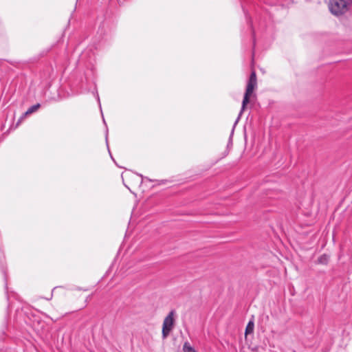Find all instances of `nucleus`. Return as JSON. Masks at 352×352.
I'll use <instances>...</instances> for the list:
<instances>
[{
  "instance_id": "nucleus-9",
  "label": "nucleus",
  "mask_w": 352,
  "mask_h": 352,
  "mask_svg": "<svg viewBox=\"0 0 352 352\" xmlns=\"http://www.w3.org/2000/svg\"><path fill=\"white\" fill-rule=\"evenodd\" d=\"M27 115H25V113L20 117V118L19 119V120L17 121L16 122V127H17L20 123L23 120V119L25 118V117Z\"/></svg>"
},
{
  "instance_id": "nucleus-7",
  "label": "nucleus",
  "mask_w": 352,
  "mask_h": 352,
  "mask_svg": "<svg viewBox=\"0 0 352 352\" xmlns=\"http://www.w3.org/2000/svg\"><path fill=\"white\" fill-rule=\"evenodd\" d=\"M184 352H197L188 342H186L183 345Z\"/></svg>"
},
{
  "instance_id": "nucleus-10",
  "label": "nucleus",
  "mask_w": 352,
  "mask_h": 352,
  "mask_svg": "<svg viewBox=\"0 0 352 352\" xmlns=\"http://www.w3.org/2000/svg\"><path fill=\"white\" fill-rule=\"evenodd\" d=\"M107 137H108V129H107V131H106V144H107V147L109 148Z\"/></svg>"
},
{
  "instance_id": "nucleus-11",
  "label": "nucleus",
  "mask_w": 352,
  "mask_h": 352,
  "mask_svg": "<svg viewBox=\"0 0 352 352\" xmlns=\"http://www.w3.org/2000/svg\"><path fill=\"white\" fill-rule=\"evenodd\" d=\"M1 271H2V272H3V274L4 276H5V279L6 280V273L5 270L3 268H2Z\"/></svg>"
},
{
  "instance_id": "nucleus-2",
  "label": "nucleus",
  "mask_w": 352,
  "mask_h": 352,
  "mask_svg": "<svg viewBox=\"0 0 352 352\" xmlns=\"http://www.w3.org/2000/svg\"><path fill=\"white\" fill-rule=\"evenodd\" d=\"M352 1H329L328 7L330 12L335 16L346 13Z\"/></svg>"
},
{
  "instance_id": "nucleus-15",
  "label": "nucleus",
  "mask_w": 352,
  "mask_h": 352,
  "mask_svg": "<svg viewBox=\"0 0 352 352\" xmlns=\"http://www.w3.org/2000/svg\"><path fill=\"white\" fill-rule=\"evenodd\" d=\"M253 37L254 38V35H253ZM254 44L255 43V41H253Z\"/></svg>"
},
{
  "instance_id": "nucleus-3",
  "label": "nucleus",
  "mask_w": 352,
  "mask_h": 352,
  "mask_svg": "<svg viewBox=\"0 0 352 352\" xmlns=\"http://www.w3.org/2000/svg\"><path fill=\"white\" fill-rule=\"evenodd\" d=\"M175 314V310H171L164 320L162 326V338L164 339L168 337L173 328Z\"/></svg>"
},
{
  "instance_id": "nucleus-8",
  "label": "nucleus",
  "mask_w": 352,
  "mask_h": 352,
  "mask_svg": "<svg viewBox=\"0 0 352 352\" xmlns=\"http://www.w3.org/2000/svg\"><path fill=\"white\" fill-rule=\"evenodd\" d=\"M40 104L39 103H37L34 105H32V107H30L25 112V115H28V114H31L34 112H35L39 107H40Z\"/></svg>"
},
{
  "instance_id": "nucleus-13",
  "label": "nucleus",
  "mask_w": 352,
  "mask_h": 352,
  "mask_svg": "<svg viewBox=\"0 0 352 352\" xmlns=\"http://www.w3.org/2000/svg\"><path fill=\"white\" fill-rule=\"evenodd\" d=\"M6 289H8L7 283H6Z\"/></svg>"
},
{
  "instance_id": "nucleus-1",
  "label": "nucleus",
  "mask_w": 352,
  "mask_h": 352,
  "mask_svg": "<svg viewBox=\"0 0 352 352\" xmlns=\"http://www.w3.org/2000/svg\"><path fill=\"white\" fill-rule=\"evenodd\" d=\"M256 85H257L256 74V72L254 70H253V71H252L250 78H249V80L248 81L246 90H245V94L243 96V99L242 101L241 109L240 111V113L239 114L237 119L236 120V121L234 124V126H233V128H232V130L231 132V135L233 134L234 127H235L236 124H237V122H239L240 117H241V114L243 113V111H244L247 104L249 102L250 97L252 95V94L253 93L254 89L256 87Z\"/></svg>"
},
{
  "instance_id": "nucleus-12",
  "label": "nucleus",
  "mask_w": 352,
  "mask_h": 352,
  "mask_svg": "<svg viewBox=\"0 0 352 352\" xmlns=\"http://www.w3.org/2000/svg\"><path fill=\"white\" fill-rule=\"evenodd\" d=\"M97 100H98V102H100V98H99L98 94H97ZM99 104L100 105V103H99Z\"/></svg>"
},
{
  "instance_id": "nucleus-6",
  "label": "nucleus",
  "mask_w": 352,
  "mask_h": 352,
  "mask_svg": "<svg viewBox=\"0 0 352 352\" xmlns=\"http://www.w3.org/2000/svg\"><path fill=\"white\" fill-rule=\"evenodd\" d=\"M254 329V322L253 320H250L245 328V336L252 333Z\"/></svg>"
},
{
  "instance_id": "nucleus-5",
  "label": "nucleus",
  "mask_w": 352,
  "mask_h": 352,
  "mask_svg": "<svg viewBox=\"0 0 352 352\" xmlns=\"http://www.w3.org/2000/svg\"><path fill=\"white\" fill-rule=\"evenodd\" d=\"M329 255L323 254L318 257L316 263L327 265L329 263Z\"/></svg>"
},
{
  "instance_id": "nucleus-4",
  "label": "nucleus",
  "mask_w": 352,
  "mask_h": 352,
  "mask_svg": "<svg viewBox=\"0 0 352 352\" xmlns=\"http://www.w3.org/2000/svg\"><path fill=\"white\" fill-rule=\"evenodd\" d=\"M129 179H130L135 185H137L138 186H140L142 184L144 179L151 181V179H148L146 177H144L141 174H136L134 173H131L128 175Z\"/></svg>"
},
{
  "instance_id": "nucleus-14",
  "label": "nucleus",
  "mask_w": 352,
  "mask_h": 352,
  "mask_svg": "<svg viewBox=\"0 0 352 352\" xmlns=\"http://www.w3.org/2000/svg\"><path fill=\"white\" fill-rule=\"evenodd\" d=\"M103 122L106 124V122H105V120L104 118H103Z\"/></svg>"
}]
</instances>
